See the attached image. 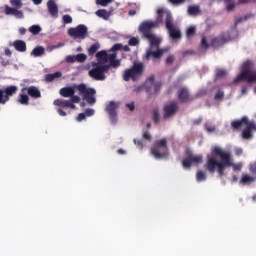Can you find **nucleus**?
Returning a JSON list of instances; mask_svg holds the SVG:
<instances>
[{
	"mask_svg": "<svg viewBox=\"0 0 256 256\" xmlns=\"http://www.w3.org/2000/svg\"><path fill=\"white\" fill-rule=\"evenodd\" d=\"M207 179V174L203 172L202 170L198 171L196 174V180L198 182L205 181Z\"/></svg>",
	"mask_w": 256,
	"mask_h": 256,
	"instance_id": "34",
	"label": "nucleus"
},
{
	"mask_svg": "<svg viewBox=\"0 0 256 256\" xmlns=\"http://www.w3.org/2000/svg\"><path fill=\"white\" fill-rule=\"evenodd\" d=\"M153 27H157V24L142 22L138 28L143 39H147L150 43V49L146 52L147 61H151V59H161L165 53H169V48H159V45H161V39L153 33Z\"/></svg>",
	"mask_w": 256,
	"mask_h": 256,
	"instance_id": "2",
	"label": "nucleus"
},
{
	"mask_svg": "<svg viewBox=\"0 0 256 256\" xmlns=\"http://www.w3.org/2000/svg\"><path fill=\"white\" fill-rule=\"evenodd\" d=\"M30 55L32 57H42V55H45V48L43 46H37L31 51Z\"/></svg>",
	"mask_w": 256,
	"mask_h": 256,
	"instance_id": "24",
	"label": "nucleus"
},
{
	"mask_svg": "<svg viewBox=\"0 0 256 256\" xmlns=\"http://www.w3.org/2000/svg\"><path fill=\"white\" fill-rule=\"evenodd\" d=\"M76 89H78L79 93L83 95V99L87 101L89 105H95L96 99L95 94L97 91L94 88H87L85 84H79Z\"/></svg>",
	"mask_w": 256,
	"mask_h": 256,
	"instance_id": "10",
	"label": "nucleus"
},
{
	"mask_svg": "<svg viewBox=\"0 0 256 256\" xmlns=\"http://www.w3.org/2000/svg\"><path fill=\"white\" fill-rule=\"evenodd\" d=\"M112 2L113 0H96L97 5H101L102 7H107Z\"/></svg>",
	"mask_w": 256,
	"mask_h": 256,
	"instance_id": "44",
	"label": "nucleus"
},
{
	"mask_svg": "<svg viewBox=\"0 0 256 256\" xmlns=\"http://www.w3.org/2000/svg\"><path fill=\"white\" fill-rule=\"evenodd\" d=\"M5 15H13L16 19H23L25 17L23 11L19 10V8H12L9 5H5Z\"/></svg>",
	"mask_w": 256,
	"mask_h": 256,
	"instance_id": "18",
	"label": "nucleus"
},
{
	"mask_svg": "<svg viewBox=\"0 0 256 256\" xmlns=\"http://www.w3.org/2000/svg\"><path fill=\"white\" fill-rule=\"evenodd\" d=\"M227 11H233V9H235V4L234 3H229L226 6Z\"/></svg>",
	"mask_w": 256,
	"mask_h": 256,
	"instance_id": "59",
	"label": "nucleus"
},
{
	"mask_svg": "<svg viewBox=\"0 0 256 256\" xmlns=\"http://www.w3.org/2000/svg\"><path fill=\"white\" fill-rule=\"evenodd\" d=\"M235 37H237L236 29L222 32L219 36L214 37L210 40V45L213 49H219V47H223L225 43H229V41H233Z\"/></svg>",
	"mask_w": 256,
	"mask_h": 256,
	"instance_id": "6",
	"label": "nucleus"
},
{
	"mask_svg": "<svg viewBox=\"0 0 256 256\" xmlns=\"http://www.w3.org/2000/svg\"><path fill=\"white\" fill-rule=\"evenodd\" d=\"M17 91H19V87L15 85L6 86L4 89H0V105H5L13 95H17Z\"/></svg>",
	"mask_w": 256,
	"mask_h": 256,
	"instance_id": "11",
	"label": "nucleus"
},
{
	"mask_svg": "<svg viewBox=\"0 0 256 256\" xmlns=\"http://www.w3.org/2000/svg\"><path fill=\"white\" fill-rule=\"evenodd\" d=\"M61 97H73L75 95V88L73 87H64L59 91Z\"/></svg>",
	"mask_w": 256,
	"mask_h": 256,
	"instance_id": "23",
	"label": "nucleus"
},
{
	"mask_svg": "<svg viewBox=\"0 0 256 256\" xmlns=\"http://www.w3.org/2000/svg\"><path fill=\"white\" fill-rule=\"evenodd\" d=\"M178 99L181 101V103H189L193 101V97H191L189 90L185 87L178 90Z\"/></svg>",
	"mask_w": 256,
	"mask_h": 256,
	"instance_id": "17",
	"label": "nucleus"
},
{
	"mask_svg": "<svg viewBox=\"0 0 256 256\" xmlns=\"http://www.w3.org/2000/svg\"><path fill=\"white\" fill-rule=\"evenodd\" d=\"M175 62V56L174 55H169L166 58V65H173V63Z\"/></svg>",
	"mask_w": 256,
	"mask_h": 256,
	"instance_id": "47",
	"label": "nucleus"
},
{
	"mask_svg": "<svg viewBox=\"0 0 256 256\" xmlns=\"http://www.w3.org/2000/svg\"><path fill=\"white\" fill-rule=\"evenodd\" d=\"M206 131L208 133H214L215 131V126H206Z\"/></svg>",
	"mask_w": 256,
	"mask_h": 256,
	"instance_id": "60",
	"label": "nucleus"
},
{
	"mask_svg": "<svg viewBox=\"0 0 256 256\" xmlns=\"http://www.w3.org/2000/svg\"><path fill=\"white\" fill-rule=\"evenodd\" d=\"M179 111V104L176 101H170L163 107V119H171Z\"/></svg>",
	"mask_w": 256,
	"mask_h": 256,
	"instance_id": "12",
	"label": "nucleus"
},
{
	"mask_svg": "<svg viewBox=\"0 0 256 256\" xmlns=\"http://www.w3.org/2000/svg\"><path fill=\"white\" fill-rule=\"evenodd\" d=\"M54 105L56 107H61L62 109H68L69 100L56 99L54 100Z\"/></svg>",
	"mask_w": 256,
	"mask_h": 256,
	"instance_id": "29",
	"label": "nucleus"
},
{
	"mask_svg": "<svg viewBox=\"0 0 256 256\" xmlns=\"http://www.w3.org/2000/svg\"><path fill=\"white\" fill-rule=\"evenodd\" d=\"M70 101L72 103H79L81 101V98L75 94H73L72 96H70Z\"/></svg>",
	"mask_w": 256,
	"mask_h": 256,
	"instance_id": "49",
	"label": "nucleus"
},
{
	"mask_svg": "<svg viewBox=\"0 0 256 256\" xmlns=\"http://www.w3.org/2000/svg\"><path fill=\"white\" fill-rule=\"evenodd\" d=\"M76 63H85L87 61V56L84 53L75 55Z\"/></svg>",
	"mask_w": 256,
	"mask_h": 256,
	"instance_id": "36",
	"label": "nucleus"
},
{
	"mask_svg": "<svg viewBox=\"0 0 256 256\" xmlns=\"http://www.w3.org/2000/svg\"><path fill=\"white\" fill-rule=\"evenodd\" d=\"M17 102L20 103V105H29V95H27L26 92H21L17 98Z\"/></svg>",
	"mask_w": 256,
	"mask_h": 256,
	"instance_id": "26",
	"label": "nucleus"
},
{
	"mask_svg": "<svg viewBox=\"0 0 256 256\" xmlns=\"http://www.w3.org/2000/svg\"><path fill=\"white\" fill-rule=\"evenodd\" d=\"M256 129L255 122H249L246 128L242 131L243 139H253V132Z\"/></svg>",
	"mask_w": 256,
	"mask_h": 256,
	"instance_id": "19",
	"label": "nucleus"
},
{
	"mask_svg": "<svg viewBox=\"0 0 256 256\" xmlns=\"http://www.w3.org/2000/svg\"><path fill=\"white\" fill-rule=\"evenodd\" d=\"M255 63L251 60L245 61L241 66L240 74L235 78L234 82L247 81V83H256Z\"/></svg>",
	"mask_w": 256,
	"mask_h": 256,
	"instance_id": "4",
	"label": "nucleus"
},
{
	"mask_svg": "<svg viewBox=\"0 0 256 256\" xmlns=\"http://www.w3.org/2000/svg\"><path fill=\"white\" fill-rule=\"evenodd\" d=\"M149 95H157L161 91V82H155V76H150L145 83Z\"/></svg>",
	"mask_w": 256,
	"mask_h": 256,
	"instance_id": "14",
	"label": "nucleus"
},
{
	"mask_svg": "<svg viewBox=\"0 0 256 256\" xmlns=\"http://www.w3.org/2000/svg\"><path fill=\"white\" fill-rule=\"evenodd\" d=\"M91 67L88 75L91 79H94V81H105L107 79L105 73H108L109 69H111V65H101L95 62L91 63Z\"/></svg>",
	"mask_w": 256,
	"mask_h": 256,
	"instance_id": "8",
	"label": "nucleus"
},
{
	"mask_svg": "<svg viewBox=\"0 0 256 256\" xmlns=\"http://www.w3.org/2000/svg\"><path fill=\"white\" fill-rule=\"evenodd\" d=\"M57 113L60 115V117H67V113L61 108L57 109Z\"/></svg>",
	"mask_w": 256,
	"mask_h": 256,
	"instance_id": "58",
	"label": "nucleus"
},
{
	"mask_svg": "<svg viewBox=\"0 0 256 256\" xmlns=\"http://www.w3.org/2000/svg\"><path fill=\"white\" fill-rule=\"evenodd\" d=\"M182 165L184 169H191V165H193V162L191 161V158L188 156L186 159L182 161Z\"/></svg>",
	"mask_w": 256,
	"mask_h": 256,
	"instance_id": "37",
	"label": "nucleus"
},
{
	"mask_svg": "<svg viewBox=\"0 0 256 256\" xmlns=\"http://www.w3.org/2000/svg\"><path fill=\"white\" fill-rule=\"evenodd\" d=\"M151 155L155 159H167L169 157V147H167L166 138L154 142V145L151 147Z\"/></svg>",
	"mask_w": 256,
	"mask_h": 256,
	"instance_id": "7",
	"label": "nucleus"
},
{
	"mask_svg": "<svg viewBox=\"0 0 256 256\" xmlns=\"http://www.w3.org/2000/svg\"><path fill=\"white\" fill-rule=\"evenodd\" d=\"M66 63H77V58L75 55H68L65 58Z\"/></svg>",
	"mask_w": 256,
	"mask_h": 256,
	"instance_id": "43",
	"label": "nucleus"
},
{
	"mask_svg": "<svg viewBox=\"0 0 256 256\" xmlns=\"http://www.w3.org/2000/svg\"><path fill=\"white\" fill-rule=\"evenodd\" d=\"M145 66L141 62H134L130 69H126L123 74L125 81H137L143 75Z\"/></svg>",
	"mask_w": 256,
	"mask_h": 256,
	"instance_id": "9",
	"label": "nucleus"
},
{
	"mask_svg": "<svg viewBox=\"0 0 256 256\" xmlns=\"http://www.w3.org/2000/svg\"><path fill=\"white\" fill-rule=\"evenodd\" d=\"M249 123V119L247 117H243L240 120L233 121L231 123L232 129L239 130L243 125H247Z\"/></svg>",
	"mask_w": 256,
	"mask_h": 256,
	"instance_id": "22",
	"label": "nucleus"
},
{
	"mask_svg": "<svg viewBox=\"0 0 256 256\" xmlns=\"http://www.w3.org/2000/svg\"><path fill=\"white\" fill-rule=\"evenodd\" d=\"M133 141H134V145L139 147V149H143V140L134 139Z\"/></svg>",
	"mask_w": 256,
	"mask_h": 256,
	"instance_id": "53",
	"label": "nucleus"
},
{
	"mask_svg": "<svg viewBox=\"0 0 256 256\" xmlns=\"http://www.w3.org/2000/svg\"><path fill=\"white\" fill-rule=\"evenodd\" d=\"M117 109H119V104L114 101H111L106 107V111L109 115L111 123H117Z\"/></svg>",
	"mask_w": 256,
	"mask_h": 256,
	"instance_id": "15",
	"label": "nucleus"
},
{
	"mask_svg": "<svg viewBox=\"0 0 256 256\" xmlns=\"http://www.w3.org/2000/svg\"><path fill=\"white\" fill-rule=\"evenodd\" d=\"M188 15H191L193 17H197V15H201V8L198 5L189 6Z\"/></svg>",
	"mask_w": 256,
	"mask_h": 256,
	"instance_id": "25",
	"label": "nucleus"
},
{
	"mask_svg": "<svg viewBox=\"0 0 256 256\" xmlns=\"http://www.w3.org/2000/svg\"><path fill=\"white\" fill-rule=\"evenodd\" d=\"M62 19H63L65 25H69V24L73 23V18L69 14L64 15Z\"/></svg>",
	"mask_w": 256,
	"mask_h": 256,
	"instance_id": "42",
	"label": "nucleus"
},
{
	"mask_svg": "<svg viewBox=\"0 0 256 256\" xmlns=\"http://www.w3.org/2000/svg\"><path fill=\"white\" fill-rule=\"evenodd\" d=\"M121 49H123V44H114L111 48V51H121Z\"/></svg>",
	"mask_w": 256,
	"mask_h": 256,
	"instance_id": "50",
	"label": "nucleus"
},
{
	"mask_svg": "<svg viewBox=\"0 0 256 256\" xmlns=\"http://www.w3.org/2000/svg\"><path fill=\"white\" fill-rule=\"evenodd\" d=\"M211 47V42L209 43V40H207V36H202L199 49H202V51H207Z\"/></svg>",
	"mask_w": 256,
	"mask_h": 256,
	"instance_id": "28",
	"label": "nucleus"
},
{
	"mask_svg": "<svg viewBox=\"0 0 256 256\" xmlns=\"http://www.w3.org/2000/svg\"><path fill=\"white\" fill-rule=\"evenodd\" d=\"M250 171H251L252 173H256V163H254V164H252V165L250 166Z\"/></svg>",
	"mask_w": 256,
	"mask_h": 256,
	"instance_id": "63",
	"label": "nucleus"
},
{
	"mask_svg": "<svg viewBox=\"0 0 256 256\" xmlns=\"http://www.w3.org/2000/svg\"><path fill=\"white\" fill-rule=\"evenodd\" d=\"M233 167L234 171H241V164H234L231 158V152L221 149L219 146L214 147L212 156L207 157L204 169L209 173H218L219 177H225V169Z\"/></svg>",
	"mask_w": 256,
	"mask_h": 256,
	"instance_id": "1",
	"label": "nucleus"
},
{
	"mask_svg": "<svg viewBox=\"0 0 256 256\" xmlns=\"http://www.w3.org/2000/svg\"><path fill=\"white\" fill-rule=\"evenodd\" d=\"M96 15H97V17H101L102 19H105V20L109 19V17H110L109 12H107V10H105V9H100V10L96 11Z\"/></svg>",
	"mask_w": 256,
	"mask_h": 256,
	"instance_id": "31",
	"label": "nucleus"
},
{
	"mask_svg": "<svg viewBox=\"0 0 256 256\" xmlns=\"http://www.w3.org/2000/svg\"><path fill=\"white\" fill-rule=\"evenodd\" d=\"M223 97H225V93L221 90H219L215 96L214 99H216L217 101H221L223 99Z\"/></svg>",
	"mask_w": 256,
	"mask_h": 256,
	"instance_id": "46",
	"label": "nucleus"
},
{
	"mask_svg": "<svg viewBox=\"0 0 256 256\" xmlns=\"http://www.w3.org/2000/svg\"><path fill=\"white\" fill-rule=\"evenodd\" d=\"M253 181H255V178H253L249 175H243L240 183H242V185H249V184L253 183Z\"/></svg>",
	"mask_w": 256,
	"mask_h": 256,
	"instance_id": "30",
	"label": "nucleus"
},
{
	"mask_svg": "<svg viewBox=\"0 0 256 256\" xmlns=\"http://www.w3.org/2000/svg\"><path fill=\"white\" fill-rule=\"evenodd\" d=\"M128 45L130 47H137V45H139V38L137 37H132L128 40Z\"/></svg>",
	"mask_w": 256,
	"mask_h": 256,
	"instance_id": "39",
	"label": "nucleus"
},
{
	"mask_svg": "<svg viewBox=\"0 0 256 256\" xmlns=\"http://www.w3.org/2000/svg\"><path fill=\"white\" fill-rule=\"evenodd\" d=\"M86 115H85V113H80L78 116H77V118H76V121H78V122H81V121H84V119H86Z\"/></svg>",
	"mask_w": 256,
	"mask_h": 256,
	"instance_id": "54",
	"label": "nucleus"
},
{
	"mask_svg": "<svg viewBox=\"0 0 256 256\" xmlns=\"http://www.w3.org/2000/svg\"><path fill=\"white\" fill-rule=\"evenodd\" d=\"M75 109V102H72L71 100H68V109Z\"/></svg>",
	"mask_w": 256,
	"mask_h": 256,
	"instance_id": "62",
	"label": "nucleus"
},
{
	"mask_svg": "<svg viewBox=\"0 0 256 256\" xmlns=\"http://www.w3.org/2000/svg\"><path fill=\"white\" fill-rule=\"evenodd\" d=\"M216 77H217L218 79H221V77H225V71H224V70H218V71L216 72Z\"/></svg>",
	"mask_w": 256,
	"mask_h": 256,
	"instance_id": "55",
	"label": "nucleus"
},
{
	"mask_svg": "<svg viewBox=\"0 0 256 256\" xmlns=\"http://www.w3.org/2000/svg\"><path fill=\"white\" fill-rule=\"evenodd\" d=\"M19 33H20V35H25V33H27V29H25V28H20V29H19Z\"/></svg>",
	"mask_w": 256,
	"mask_h": 256,
	"instance_id": "64",
	"label": "nucleus"
},
{
	"mask_svg": "<svg viewBox=\"0 0 256 256\" xmlns=\"http://www.w3.org/2000/svg\"><path fill=\"white\" fill-rule=\"evenodd\" d=\"M27 92L32 99H41V91L36 86L24 87L21 89V93Z\"/></svg>",
	"mask_w": 256,
	"mask_h": 256,
	"instance_id": "16",
	"label": "nucleus"
},
{
	"mask_svg": "<svg viewBox=\"0 0 256 256\" xmlns=\"http://www.w3.org/2000/svg\"><path fill=\"white\" fill-rule=\"evenodd\" d=\"M28 31L32 33V35H39L41 33V26L32 25L29 27Z\"/></svg>",
	"mask_w": 256,
	"mask_h": 256,
	"instance_id": "32",
	"label": "nucleus"
},
{
	"mask_svg": "<svg viewBox=\"0 0 256 256\" xmlns=\"http://www.w3.org/2000/svg\"><path fill=\"white\" fill-rule=\"evenodd\" d=\"M163 19L165 27L171 39H181V30H179V28L175 26V23L173 22V15L169 12V10H165L164 8H158L156 20H146L144 21V23H152L153 25L157 24V26H152V29H157L159 25L163 24Z\"/></svg>",
	"mask_w": 256,
	"mask_h": 256,
	"instance_id": "3",
	"label": "nucleus"
},
{
	"mask_svg": "<svg viewBox=\"0 0 256 256\" xmlns=\"http://www.w3.org/2000/svg\"><path fill=\"white\" fill-rule=\"evenodd\" d=\"M99 49H101V44H99V42L92 44L87 50L89 57H93Z\"/></svg>",
	"mask_w": 256,
	"mask_h": 256,
	"instance_id": "27",
	"label": "nucleus"
},
{
	"mask_svg": "<svg viewBox=\"0 0 256 256\" xmlns=\"http://www.w3.org/2000/svg\"><path fill=\"white\" fill-rule=\"evenodd\" d=\"M189 158L192 161V163H203V156L201 155L199 156L189 155Z\"/></svg>",
	"mask_w": 256,
	"mask_h": 256,
	"instance_id": "40",
	"label": "nucleus"
},
{
	"mask_svg": "<svg viewBox=\"0 0 256 256\" xmlns=\"http://www.w3.org/2000/svg\"><path fill=\"white\" fill-rule=\"evenodd\" d=\"M195 33H197V29L195 28V26H190L186 31V35L188 39H191V37H194Z\"/></svg>",
	"mask_w": 256,
	"mask_h": 256,
	"instance_id": "35",
	"label": "nucleus"
},
{
	"mask_svg": "<svg viewBox=\"0 0 256 256\" xmlns=\"http://www.w3.org/2000/svg\"><path fill=\"white\" fill-rule=\"evenodd\" d=\"M241 5H247L249 3H256V0H239Z\"/></svg>",
	"mask_w": 256,
	"mask_h": 256,
	"instance_id": "56",
	"label": "nucleus"
},
{
	"mask_svg": "<svg viewBox=\"0 0 256 256\" xmlns=\"http://www.w3.org/2000/svg\"><path fill=\"white\" fill-rule=\"evenodd\" d=\"M152 116H153L154 123H156V124L159 123V120L161 119V116L159 114V110L158 109H154L153 110Z\"/></svg>",
	"mask_w": 256,
	"mask_h": 256,
	"instance_id": "41",
	"label": "nucleus"
},
{
	"mask_svg": "<svg viewBox=\"0 0 256 256\" xmlns=\"http://www.w3.org/2000/svg\"><path fill=\"white\" fill-rule=\"evenodd\" d=\"M126 107L129 109V111H135V103L134 102L126 104Z\"/></svg>",
	"mask_w": 256,
	"mask_h": 256,
	"instance_id": "57",
	"label": "nucleus"
},
{
	"mask_svg": "<svg viewBox=\"0 0 256 256\" xmlns=\"http://www.w3.org/2000/svg\"><path fill=\"white\" fill-rule=\"evenodd\" d=\"M47 8L52 17H59V7L55 3V0H49L47 2Z\"/></svg>",
	"mask_w": 256,
	"mask_h": 256,
	"instance_id": "20",
	"label": "nucleus"
},
{
	"mask_svg": "<svg viewBox=\"0 0 256 256\" xmlns=\"http://www.w3.org/2000/svg\"><path fill=\"white\" fill-rule=\"evenodd\" d=\"M249 15H246L244 17H239L235 20L234 27H236L239 23H243V21H247L249 19Z\"/></svg>",
	"mask_w": 256,
	"mask_h": 256,
	"instance_id": "45",
	"label": "nucleus"
},
{
	"mask_svg": "<svg viewBox=\"0 0 256 256\" xmlns=\"http://www.w3.org/2000/svg\"><path fill=\"white\" fill-rule=\"evenodd\" d=\"M171 5H183L186 0H168Z\"/></svg>",
	"mask_w": 256,
	"mask_h": 256,
	"instance_id": "52",
	"label": "nucleus"
},
{
	"mask_svg": "<svg viewBox=\"0 0 256 256\" xmlns=\"http://www.w3.org/2000/svg\"><path fill=\"white\" fill-rule=\"evenodd\" d=\"M59 47H63V44L53 45L50 46L48 49L49 51H53V49H59Z\"/></svg>",
	"mask_w": 256,
	"mask_h": 256,
	"instance_id": "61",
	"label": "nucleus"
},
{
	"mask_svg": "<svg viewBox=\"0 0 256 256\" xmlns=\"http://www.w3.org/2000/svg\"><path fill=\"white\" fill-rule=\"evenodd\" d=\"M87 26L80 24L75 28L68 29V35L74 39H85L87 37Z\"/></svg>",
	"mask_w": 256,
	"mask_h": 256,
	"instance_id": "13",
	"label": "nucleus"
},
{
	"mask_svg": "<svg viewBox=\"0 0 256 256\" xmlns=\"http://www.w3.org/2000/svg\"><path fill=\"white\" fill-rule=\"evenodd\" d=\"M84 114L86 115V117H93V115H95V110L88 108L85 110Z\"/></svg>",
	"mask_w": 256,
	"mask_h": 256,
	"instance_id": "51",
	"label": "nucleus"
},
{
	"mask_svg": "<svg viewBox=\"0 0 256 256\" xmlns=\"http://www.w3.org/2000/svg\"><path fill=\"white\" fill-rule=\"evenodd\" d=\"M97 65H110V67H119L121 61L117 60V53L108 54L107 51L102 50L96 53Z\"/></svg>",
	"mask_w": 256,
	"mask_h": 256,
	"instance_id": "5",
	"label": "nucleus"
},
{
	"mask_svg": "<svg viewBox=\"0 0 256 256\" xmlns=\"http://www.w3.org/2000/svg\"><path fill=\"white\" fill-rule=\"evenodd\" d=\"M13 47L16 49V51H19V53H25V51H27V43H25L23 40L14 41Z\"/></svg>",
	"mask_w": 256,
	"mask_h": 256,
	"instance_id": "21",
	"label": "nucleus"
},
{
	"mask_svg": "<svg viewBox=\"0 0 256 256\" xmlns=\"http://www.w3.org/2000/svg\"><path fill=\"white\" fill-rule=\"evenodd\" d=\"M10 5L16 9H21L23 2H21V0H10Z\"/></svg>",
	"mask_w": 256,
	"mask_h": 256,
	"instance_id": "38",
	"label": "nucleus"
},
{
	"mask_svg": "<svg viewBox=\"0 0 256 256\" xmlns=\"http://www.w3.org/2000/svg\"><path fill=\"white\" fill-rule=\"evenodd\" d=\"M61 72H55L53 74H47L46 75V81L51 82V81H55V79H59V77H61Z\"/></svg>",
	"mask_w": 256,
	"mask_h": 256,
	"instance_id": "33",
	"label": "nucleus"
},
{
	"mask_svg": "<svg viewBox=\"0 0 256 256\" xmlns=\"http://www.w3.org/2000/svg\"><path fill=\"white\" fill-rule=\"evenodd\" d=\"M142 137L143 139H145V141H151L153 139V136H151V133H149V131H145Z\"/></svg>",
	"mask_w": 256,
	"mask_h": 256,
	"instance_id": "48",
	"label": "nucleus"
}]
</instances>
